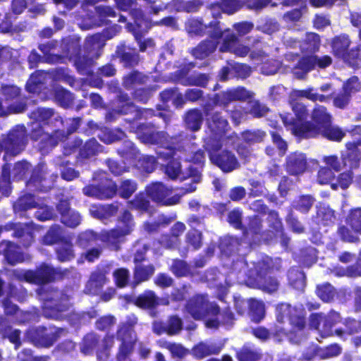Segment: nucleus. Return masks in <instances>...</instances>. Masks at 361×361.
Returning <instances> with one entry per match:
<instances>
[{
  "label": "nucleus",
  "mask_w": 361,
  "mask_h": 361,
  "mask_svg": "<svg viewBox=\"0 0 361 361\" xmlns=\"http://www.w3.org/2000/svg\"><path fill=\"white\" fill-rule=\"evenodd\" d=\"M209 132L204 139V147L209 153L211 162L224 172H231L239 166L235 156L228 149L235 146L239 140L233 133L226 135L228 123L219 113H214L207 118Z\"/></svg>",
  "instance_id": "nucleus-1"
},
{
  "label": "nucleus",
  "mask_w": 361,
  "mask_h": 361,
  "mask_svg": "<svg viewBox=\"0 0 361 361\" xmlns=\"http://www.w3.org/2000/svg\"><path fill=\"white\" fill-rule=\"evenodd\" d=\"M317 92L313 88H308L302 90H293L290 94L291 100L292 109L295 113L296 119H294L289 114L281 116L284 126L288 130H290V126L297 124L298 128H304L308 126L310 128H322L331 123V116L327 113L326 109L323 106H317L314 108L312 118L314 123L304 122L307 118V109L305 105L300 103H293V101L300 97L307 98L312 102H329L332 99L331 85L326 83L320 86Z\"/></svg>",
  "instance_id": "nucleus-2"
},
{
  "label": "nucleus",
  "mask_w": 361,
  "mask_h": 361,
  "mask_svg": "<svg viewBox=\"0 0 361 361\" xmlns=\"http://www.w3.org/2000/svg\"><path fill=\"white\" fill-rule=\"evenodd\" d=\"M120 26L114 25L109 30H106L104 35L96 34L86 39L84 47V55H78L79 40L76 37H73L70 40H65L63 44L66 47V50L63 53V56L68 57L70 60L74 61L75 66L82 74H90L89 68L93 64L94 60L100 55V50L104 47L106 38H112L117 32L120 31Z\"/></svg>",
  "instance_id": "nucleus-3"
},
{
  "label": "nucleus",
  "mask_w": 361,
  "mask_h": 361,
  "mask_svg": "<svg viewBox=\"0 0 361 361\" xmlns=\"http://www.w3.org/2000/svg\"><path fill=\"white\" fill-rule=\"evenodd\" d=\"M31 118L35 122L32 124V137L34 140H40L42 145L53 147L59 141H62L65 137L63 130L49 132L50 125L54 123L55 127L64 126V121L51 109L39 108L31 114Z\"/></svg>",
  "instance_id": "nucleus-4"
},
{
  "label": "nucleus",
  "mask_w": 361,
  "mask_h": 361,
  "mask_svg": "<svg viewBox=\"0 0 361 361\" xmlns=\"http://www.w3.org/2000/svg\"><path fill=\"white\" fill-rule=\"evenodd\" d=\"M269 262L270 259L267 257L257 264L255 262L248 264L243 261L236 262L234 264V269H240L238 276L239 282L267 293L276 291L279 287L278 281L266 275L267 269L270 268Z\"/></svg>",
  "instance_id": "nucleus-5"
},
{
  "label": "nucleus",
  "mask_w": 361,
  "mask_h": 361,
  "mask_svg": "<svg viewBox=\"0 0 361 361\" xmlns=\"http://www.w3.org/2000/svg\"><path fill=\"white\" fill-rule=\"evenodd\" d=\"M186 310L195 319H204L207 328L216 329L220 324L230 326L233 324V314L229 310L220 313L218 307L209 302L204 295H197L191 298L186 305Z\"/></svg>",
  "instance_id": "nucleus-6"
},
{
  "label": "nucleus",
  "mask_w": 361,
  "mask_h": 361,
  "mask_svg": "<svg viewBox=\"0 0 361 361\" xmlns=\"http://www.w3.org/2000/svg\"><path fill=\"white\" fill-rule=\"evenodd\" d=\"M219 23L214 20L209 25H203L200 20L190 19L186 23V30L190 35H202L207 33L213 40L205 41L200 44L192 51L193 56L197 59H204L213 52L216 47V44L221 33Z\"/></svg>",
  "instance_id": "nucleus-7"
},
{
  "label": "nucleus",
  "mask_w": 361,
  "mask_h": 361,
  "mask_svg": "<svg viewBox=\"0 0 361 361\" xmlns=\"http://www.w3.org/2000/svg\"><path fill=\"white\" fill-rule=\"evenodd\" d=\"M303 317L304 309L302 307L292 309L290 305L286 303L278 305L276 307L277 322L283 323L284 319L287 318L293 327V330L287 334L283 329L280 328L276 330V336L279 337L280 340L282 339L283 336H286L291 343H299L304 327Z\"/></svg>",
  "instance_id": "nucleus-8"
},
{
  "label": "nucleus",
  "mask_w": 361,
  "mask_h": 361,
  "mask_svg": "<svg viewBox=\"0 0 361 361\" xmlns=\"http://www.w3.org/2000/svg\"><path fill=\"white\" fill-rule=\"evenodd\" d=\"M138 139L145 144L160 145L157 150L159 159H167L175 155L176 152L167 136L164 132H159L150 124H141L135 131Z\"/></svg>",
  "instance_id": "nucleus-9"
},
{
  "label": "nucleus",
  "mask_w": 361,
  "mask_h": 361,
  "mask_svg": "<svg viewBox=\"0 0 361 361\" xmlns=\"http://www.w3.org/2000/svg\"><path fill=\"white\" fill-rule=\"evenodd\" d=\"M37 292L40 300L44 301L42 308L44 316L55 319H63L64 315L62 312L69 307L67 297L58 291L44 293L43 288H40Z\"/></svg>",
  "instance_id": "nucleus-10"
},
{
  "label": "nucleus",
  "mask_w": 361,
  "mask_h": 361,
  "mask_svg": "<svg viewBox=\"0 0 361 361\" xmlns=\"http://www.w3.org/2000/svg\"><path fill=\"white\" fill-rule=\"evenodd\" d=\"M166 174L171 178H178L180 180L190 179V182L186 183L185 188H182V195L187 192H191L196 190V185L201 181V172L199 167H188V171H182L180 164L177 160L170 161L165 169Z\"/></svg>",
  "instance_id": "nucleus-11"
},
{
  "label": "nucleus",
  "mask_w": 361,
  "mask_h": 361,
  "mask_svg": "<svg viewBox=\"0 0 361 361\" xmlns=\"http://www.w3.org/2000/svg\"><path fill=\"white\" fill-rule=\"evenodd\" d=\"M134 226L132 215L128 211H124L118 219L116 228L110 231L103 232L102 240L117 249L118 243L122 242L125 236L130 234Z\"/></svg>",
  "instance_id": "nucleus-12"
},
{
  "label": "nucleus",
  "mask_w": 361,
  "mask_h": 361,
  "mask_svg": "<svg viewBox=\"0 0 361 361\" xmlns=\"http://www.w3.org/2000/svg\"><path fill=\"white\" fill-rule=\"evenodd\" d=\"M290 127L292 134L302 138H309L322 135L330 140L339 142L345 135V133L339 127L331 126V123L322 128H310L308 126L304 127V128H300L295 123H291Z\"/></svg>",
  "instance_id": "nucleus-13"
},
{
  "label": "nucleus",
  "mask_w": 361,
  "mask_h": 361,
  "mask_svg": "<svg viewBox=\"0 0 361 361\" xmlns=\"http://www.w3.org/2000/svg\"><path fill=\"white\" fill-rule=\"evenodd\" d=\"M350 44L348 37L343 35L333 39L331 47L335 56L342 59L353 68H357L361 66V54L358 49H351L348 51Z\"/></svg>",
  "instance_id": "nucleus-14"
},
{
  "label": "nucleus",
  "mask_w": 361,
  "mask_h": 361,
  "mask_svg": "<svg viewBox=\"0 0 361 361\" xmlns=\"http://www.w3.org/2000/svg\"><path fill=\"white\" fill-rule=\"evenodd\" d=\"M13 274L20 281H25L35 284H42L56 279L58 271L47 264H43L36 271L15 270Z\"/></svg>",
  "instance_id": "nucleus-15"
},
{
  "label": "nucleus",
  "mask_w": 361,
  "mask_h": 361,
  "mask_svg": "<svg viewBox=\"0 0 361 361\" xmlns=\"http://www.w3.org/2000/svg\"><path fill=\"white\" fill-rule=\"evenodd\" d=\"M348 132L352 135L354 141L347 142L345 150L341 152L343 166L350 169L358 168L360 161V153L358 150V145H361V128L355 126Z\"/></svg>",
  "instance_id": "nucleus-16"
},
{
  "label": "nucleus",
  "mask_w": 361,
  "mask_h": 361,
  "mask_svg": "<svg viewBox=\"0 0 361 361\" xmlns=\"http://www.w3.org/2000/svg\"><path fill=\"white\" fill-rule=\"evenodd\" d=\"M126 145L127 149L122 150L120 153L130 164L148 173L154 170L157 163L154 157L140 156L138 150L131 142H126Z\"/></svg>",
  "instance_id": "nucleus-17"
},
{
  "label": "nucleus",
  "mask_w": 361,
  "mask_h": 361,
  "mask_svg": "<svg viewBox=\"0 0 361 361\" xmlns=\"http://www.w3.org/2000/svg\"><path fill=\"white\" fill-rule=\"evenodd\" d=\"M147 195L155 202L164 205H173L179 202L182 190L172 195V191L162 183H153L146 188Z\"/></svg>",
  "instance_id": "nucleus-18"
},
{
  "label": "nucleus",
  "mask_w": 361,
  "mask_h": 361,
  "mask_svg": "<svg viewBox=\"0 0 361 361\" xmlns=\"http://www.w3.org/2000/svg\"><path fill=\"white\" fill-rule=\"evenodd\" d=\"M1 92L4 98L0 99V116L20 113L25 109L23 103H12L20 94L19 88L14 85H4Z\"/></svg>",
  "instance_id": "nucleus-19"
},
{
  "label": "nucleus",
  "mask_w": 361,
  "mask_h": 361,
  "mask_svg": "<svg viewBox=\"0 0 361 361\" xmlns=\"http://www.w3.org/2000/svg\"><path fill=\"white\" fill-rule=\"evenodd\" d=\"M332 63V59L329 56H309L302 58L295 66L293 73L298 79H302L307 73L311 70L318 67L319 68H325L329 66Z\"/></svg>",
  "instance_id": "nucleus-20"
},
{
  "label": "nucleus",
  "mask_w": 361,
  "mask_h": 361,
  "mask_svg": "<svg viewBox=\"0 0 361 361\" xmlns=\"http://www.w3.org/2000/svg\"><path fill=\"white\" fill-rule=\"evenodd\" d=\"M340 321V315L331 312L328 315L312 314L310 318V326L318 331L322 338L333 334L332 326Z\"/></svg>",
  "instance_id": "nucleus-21"
},
{
  "label": "nucleus",
  "mask_w": 361,
  "mask_h": 361,
  "mask_svg": "<svg viewBox=\"0 0 361 361\" xmlns=\"http://www.w3.org/2000/svg\"><path fill=\"white\" fill-rule=\"evenodd\" d=\"M25 143V128L23 126H18L0 145L7 154L16 155L24 149Z\"/></svg>",
  "instance_id": "nucleus-22"
},
{
  "label": "nucleus",
  "mask_w": 361,
  "mask_h": 361,
  "mask_svg": "<svg viewBox=\"0 0 361 361\" xmlns=\"http://www.w3.org/2000/svg\"><path fill=\"white\" fill-rule=\"evenodd\" d=\"M218 43H220L219 50L221 52L228 51L238 56H245L250 51V49L239 43L236 36L229 30L222 31Z\"/></svg>",
  "instance_id": "nucleus-23"
},
{
  "label": "nucleus",
  "mask_w": 361,
  "mask_h": 361,
  "mask_svg": "<svg viewBox=\"0 0 361 361\" xmlns=\"http://www.w3.org/2000/svg\"><path fill=\"white\" fill-rule=\"evenodd\" d=\"M252 94L244 87H238L216 94L212 99L215 105L226 106L233 101H245L251 99Z\"/></svg>",
  "instance_id": "nucleus-24"
},
{
  "label": "nucleus",
  "mask_w": 361,
  "mask_h": 361,
  "mask_svg": "<svg viewBox=\"0 0 361 361\" xmlns=\"http://www.w3.org/2000/svg\"><path fill=\"white\" fill-rule=\"evenodd\" d=\"M118 339L121 341L118 358L119 360L124 359L129 355L133 349L136 340L132 325H123L118 331Z\"/></svg>",
  "instance_id": "nucleus-25"
},
{
  "label": "nucleus",
  "mask_w": 361,
  "mask_h": 361,
  "mask_svg": "<svg viewBox=\"0 0 361 361\" xmlns=\"http://www.w3.org/2000/svg\"><path fill=\"white\" fill-rule=\"evenodd\" d=\"M116 191V185L108 179H106L105 183L99 187L88 185L83 188V193L85 195L98 199L110 198L114 196Z\"/></svg>",
  "instance_id": "nucleus-26"
},
{
  "label": "nucleus",
  "mask_w": 361,
  "mask_h": 361,
  "mask_svg": "<svg viewBox=\"0 0 361 361\" xmlns=\"http://www.w3.org/2000/svg\"><path fill=\"white\" fill-rule=\"evenodd\" d=\"M118 8L122 11H130L135 23L140 30L149 29V23L144 19L141 10L136 9V4L133 0H116Z\"/></svg>",
  "instance_id": "nucleus-27"
},
{
  "label": "nucleus",
  "mask_w": 361,
  "mask_h": 361,
  "mask_svg": "<svg viewBox=\"0 0 361 361\" xmlns=\"http://www.w3.org/2000/svg\"><path fill=\"white\" fill-rule=\"evenodd\" d=\"M251 68L245 64H239L236 63H228V65L224 67L220 73V79L226 81L233 77L245 78L250 75Z\"/></svg>",
  "instance_id": "nucleus-28"
},
{
  "label": "nucleus",
  "mask_w": 361,
  "mask_h": 361,
  "mask_svg": "<svg viewBox=\"0 0 361 361\" xmlns=\"http://www.w3.org/2000/svg\"><path fill=\"white\" fill-rule=\"evenodd\" d=\"M286 171L292 175L304 173L307 169L306 156L300 152L290 154L286 160Z\"/></svg>",
  "instance_id": "nucleus-29"
},
{
  "label": "nucleus",
  "mask_w": 361,
  "mask_h": 361,
  "mask_svg": "<svg viewBox=\"0 0 361 361\" xmlns=\"http://www.w3.org/2000/svg\"><path fill=\"white\" fill-rule=\"evenodd\" d=\"M57 209L61 215V222L69 227H76L80 224L81 217L80 214L69 209V204L67 201H61Z\"/></svg>",
  "instance_id": "nucleus-30"
},
{
  "label": "nucleus",
  "mask_w": 361,
  "mask_h": 361,
  "mask_svg": "<svg viewBox=\"0 0 361 361\" xmlns=\"http://www.w3.org/2000/svg\"><path fill=\"white\" fill-rule=\"evenodd\" d=\"M222 349V345L210 341L200 342L192 349V355L197 359L218 354Z\"/></svg>",
  "instance_id": "nucleus-31"
},
{
  "label": "nucleus",
  "mask_w": 361,
  "mask_h": 361,
  "mask_svg": "<svg viewBox=\"0 0 361 361\" xmlns=\"http://www.w3.org/2000/svg\"><path fill=\"white\" fill-rule=\"evenodd\" d=\"M46 172V167L44 164H39L34 171L31 178L27 185L31 189L35 188L40 190H47L51 188L53 183L47 180L46 178H42V175Z\"/></svg>",
  "instance_id": "nucleus-32"
},
{
  "label": "nucleus",
  "mask_w": 361,
  "mask_h": 361,
  "mask_svg": "<svg viewBox=\"0 0 361 361\" xmlns=\"http://www.w3.org/2000/svg\"><path fill=\"white\" fill-rule=\"evenodd\" d=\"M118 107L119 109H115L113 111L118 112V114H134V119H140L145 117V114H151L150 110L142 111L138 109L131 102H128L127 95L121 94L118 97Z\"/></svg>",
  "instance_id": "nucleus-33"
},
{
  "label": "nucleus",
  "mask_w": 361,
  "mask_h": 361,
  "mask_svg": "<svg viewBox=\"0 0 361 361\" xmlns=\"http://www.w3.org/2000/svg\"><path fill=\"white\" fill-rule=\"evenodd\" d=\"M0 253H3L7 262L11 264L23 262L25 258L20 248L13 243L3 242L0 245Z\"/></svg>",
  "instance_id": "nucleus-34"
},
{
  "label": "nucleus",
  "mask_w": 361,
  "mask_h": 361,
  "mask_svg": "<svg viewBox=\"0 0 361 361\" xmlns=\"http://www.w3.org/2000/svg\"><path fill=\"white\" fill-rule=\"evenodd\" d=\"M14 230V236L23 238V245L29 246L32 241L34 233L37 228L34 224H15L13 228Z\"/></svg>",
  "instance_id": "nucleus-35"
},
{
  "label": "nucleus",
  "mask_w": 361,
  "mask_h": 361,
  "mask_svg": "<svg viewBox=\"0 0 361 361\" xmlns=\"http://www.w3.org/2000/svg\"><path fill=\"white\" fill-rule=\"evenodd\" d=\"M135 304L142 308H150L159 304L167 305L168 301L164 300L159 301L154 292L148 290L137 298Z\"/></svg>",
  "instance_id": "nucleus-36"
},
{
  "label": "nucleus",
  "mask_w": 361,
  "mask_h": 361,
  "mask_svg": "<svg viewBox=\"0 0 361 361\" xmlns=\"http://www.w3.org/2000/svg\"><path fill=\"white\" fill-rule=\"evenodd\" d=\"M30 334L33 340H38L45 347L51 345L56 338L55 332L51 329L48 331L44 327L36 329L34 334Z\"/></svg>",
  "instance_id": "nucleus-37"
},
{
  "label": "nucleus",
  "mask_w": 361,
  "mask_h": 361,
  "mask_svg": "<svg viewBox=\"0 0 361 361\" xmlns=\"http://www.w3.org/2000/svg\"><path fill=\"white\" fill-rule=\"evenodd\" d=\"M105 283L106 277L104 273L94 272L86 285L85 291L89 294H97Z\"/></svg>",
  "instance_id": "nucleus-38"
},
{
  "label": "nucleus",
  "mask_w": 361,
  "mask_h": 361,
  "mask_svg": "<svg viewBox=\"0 0 361 361\" xmlns=\"http://www.w3.org/2000/svg\"><path fill=\"white\" fill-rule=\"evenodd\" d=\"M42 200L30 194L20 197L13 205L14 211L19 212L31 208H36Z\"/></svg>",
  "instance_id": "nucleus-39"
},
{
  "label": "nucleus",
  "mask_w": 361,
  "mask_h": 361,
  "mask_svg": "<svg viewBox=\"0 0 361 361\" xmlns=\"http://www.w3.org/2000/svg\"><path fill=\"white\" fill-rule=\"evenodd\" d=\"M336 219L334 212L326 205H320L317 207L316 221L318 224L329 226L334 224Z\"/></svg>",
  "instance_id": "nucleus-40"
},
{
  "label": "nucleus",
  "mask_w": 361,
  "mask_h": 361,
  "mask_svg": "<svg viewBox=\"0 0 361 361\" xmlns=\"http://www.w3.org/2000/svg\"><path fill=\"white\" fill-rule=\"evenodd\" d=\"M185 229V226L183 223H176L171 229V236L164 235L161 237L160 244L166 247H172L177 244L178 236L181 234Z\"/></svg>",
  "instance_id": "nucleus-41"
},
{
  "label": "nucleus",
  "mask_w": 361,
  "mask_h": 361,
  "mask_svg": "<svg viewBox=\"0 0 361 361\" xmlns=\"http://www.w3.org/2000/svg\"><path fill=\"white\" fill-rule=\"evenodd\" d=\"M345 223L354 233L361 234V208L357 207L350 210L346 216Z\"/></svg>",
  "instance_id": "nucleus-42"
},
{
  "label": "nucleus",
  "mask_w": 361,
  "mask_h": 361,
  "mask_svg": "<svg viewBox=\"0 0 361 361\" xmlns=\"http://www.w3.org/2000/svg\"><path fill=\"white\" fill-rule=\"evenodd\" d=\"M48 73L37 71L32 74L26 84V89L32 93H37L41 89L42 84L45 81Z\"/></svg>",
  "instance_id": "nucleus-43"
},
{
  "label": "nucleus",
  "mask_w": 361,
  "mask_h": 361,
  "mask_svg": "<svg viewBox=\"0 0 361 361\" xmlns=\"http://www.w3.org/2000/svg\"><path fill=\"white\" fill-rule=\"evenodd\" d=\"M341 173L334 178V183H331V189L334 190H337L339 188L342 190H345L349 188V186L353 183V173L352 172L353 169Z\"/></svg>",
  "instance_id": "nucleus-44"
},
{
  "label": "nucleus",
  "mask_w": 361,
  "mask_h": 361,
  "mask_svg": "<svg viewBox=\"0 0 361 361\" xmlns=\"http://www.w3.org/2000/svg\"><path fill=\"white\" fill-rule=\"evenodd\" d=\"M250 314L252 319L256 322H260L264 317L265 307L262 301L250 299L249 300Z\"/></svg>",
  "instance_id": "nucleus-45"
},
{
  "label": "nucleus",
  "mask_w": 361,
  "mask_h": 361,
  "mask_svg": "<svg viewBox=\"0 0 361 361\" xmlns=\"http://www.w3.org/2000/svg\"><path fill=\"white\" fill-rule=\"evenodd\" d=\"M290 284L297 290H303L305 286L304 274L298 269H291L288 274Z\"/></svg>",
  "instance_id": "nucleus-46"
},
{
  "label": "nucleus",
  "mask_w": 361,
  "mask_h": 361,
  "mask_svg": "<svg viewBox=\"0 0 361 361\" xmlns=\"http://www.w3.org/2000/svg\"><path fill=\"white\" fill-rule=\"evenodd\" d=\"M202 115L198 110L194 109L188 111L185 122L186 126L192 130H197L200 128L202 123Z\"/></svg>",
  "instance_id": "nucleus-47"
},
{
  "label": "nucleus",
  "mask_w": 361,
  "mask_h": 361,
  "mask_svg": "<svg viewBox=\"0 0 361 361\" xmlns=\"http://www.w3.org/2000/svg\"><path fill=\"white\" fill-rule=\"evenodd\" d=\"M39 49L44 54V60L49 63L59 61L60 56L56 52V43L49 42L47 44H40Z\"/></svg>",
  "instance_id": "nucleus-48"
},
{
  "label": "nucleus",
  "mask_w": 361,
  "mask_h": 361,
  "mask_svg": "<svg viewBox=\"0 0 361 361\" xmlns=\"http://www.w3.org/2000/svg\"><path fill=\"white\" fill-rule=\"evenodd\" d=\"M261 219L255 216L250 220L248 227L245 231L246 238L250 240V236L253 238L252 241L255 243L259 240L258 235H260Z\"/></svg>",
  "instance_id": "nucleus-49"
},
{
  "label": "nucleus",
  "mask_w": 361,
  "mask_h": 361,
  "mask_svg": "<svg viewBox=\"0 0 361 361\" xmlns=\"http://www.w3.org/2000/svg\"><path fill=\"white\" fill-rule=\"evenodd\" d=\"M0 334H1L4 337H8L10 341L15 344L16 348L18 346L19 331L16 329L13 330L5 320L0 321Z\"/></svg>",
  "instance_id": "nucleus-50"
},
{
  "label": "nucleus",
  "mask_w": 361,
  "mask_h": 361,
  "mask_svg": "<svg viewBox=\"0 0 361 361\" xmlns=\"http://www.w3.org/2000/svg\"><path fill=\"white\" fill-rule=\"evenodd\" d=\"M146 77L138 72H133L126 76L123 85L128 90L137 89V86L144 82Z\"/></svg>",
  "instance_id": "nucleus-51"
},
{
  "label": "nucleus",
  "mask_w": 361,
  "mask_h": 361,
  "mask_svg": "<svg viewBox=\"0 0 361 361\" xmlns=\"http://www.w3.org/2000/svg\"><path fill=\"white\" fill-rule=\"evenodd\" d=\"M54 99L63 107H68L72 103L73 97L71 93L61 87H56L54 90Z\"/></svg>",
  "instance_id": "nucleus-52"
},
{
  "label": "nucleus",
  "mask_w": 361,
  "mask_h": 361,
  "mask_svg": "<svg viewBox=\"0 0 361 361\" xmlns=\"http://www.w3.org/2000/svg\"><path fill=\"white\" fill-rule=\"evenodd\" d=\"M63 236L62 228L59 225L52 226L43 238V243L46 245H52L61 240Z\"/></svg>",
  "instance_id": "nucleus-53"
},
{
  "label": "nucleus",
  "mask_w": 361,
  "mask_h": 361,
  "mask_svg": "<svg viewBox=\"0 0 361 361\" xmlns=\"http://www.w3.org/2000/svg\"><path fill=\"white\" fill-rule=\"evenodd\" d=\"M114 212L115 208L111 205H92L90 209V212L92 216L98 219H103L111 216Z\"/></svg>",
  "instance_id": "nucleus-54"
},
{
  "label": "nucleus",
  "mask_w": 361,
  "mask_h": 361,
  "mask_svg": "<svg viewBox=\"0 0 361 361\" xmlns=\"http://www.w3.org/2000/svg\"><path fill=\"white\" fill-rule=\"evenodd\" d=\"M154 268L152 265L142 267L136 265L135 269V279L137 283L147 281L154 274Z\"/></svg>",
  "instance_id": "nucleus-55"
},
{
  "label": "nucleus",
  "mask_w": 361,
  "mask_h": 361,
  "mask_svg": "<svg viewBox=\"0 0 361 361\" xmlns=\"http://www.w3.org/2000/svg\"><path fill=\"white\" fill-rule=\"evenodd\" d=\"M319 46V37L315 33H307L305 42L300 45L302 51L313 52L318 49Z\"/></svg>",
  "instance_id": "nucleus-56"
},
{
  "label": "nucleus",
  "mask_w": 361,
  "mask_h": 361,
  "mask_svg": "<svg viewBox=\"0 0 361 361\" xmlns=\"http://www.w3.org/2000/svg\"><path fill=\"white\" fill-rule=\"evenodd\" d=\"M37 210L35 212V217L39 221H47L52 219L55 214L51 208L49 207L44 201L42 200L36 207Z\"/></svg>",
  "instance_id": "nucleus-57"
},
{
  "label": "nucleus",
  "mask_w": 361,
  "mask_h": 361,
  "mask_svg": "<svg viewBox=\"0 0 361 361\" xmlns=\"http://www.w3.org/2000/svg\"><path fill=\"white\" fill-rule=\"evenodd\" d=\"M56 253L60 261L71 260L74 257L72 244L68 242L62 243L57 249Z\"/></svg>",
  "instance_id": "nucleus-58"
},
{
  "label": "nucleus",
  "mask_w": 361,
  "mask_h": 361,
  "mask_svg": "<svg viewBox=\"0 0 361 361\" xmlns=\"http://www.w3.org/2000/svg\"><path fill=\"white\" fill-rule=\"evenodd\" d=\"M335 175L333 171L327 167H321L317 173V182L321 185L329 184L331 187V183H334Z\"/></svg>",
  "instance_id": "nucleus-59"
},
{
  "label": "nucleus",
  "mask_w": 361,
  "mask_h": 361,
  "mask_svg": "<svg viewBox=\"0 0 361 361\" xmlns=\"http://www.w3.org/2000/svg\"><path fill=\"white\" fill-rule=\"evenodd\" d=\"M99 137L102 141L106 144L112 143L118 140H121L124 137V133L120 130L112 131L105 129L102 131Z\"/></svg>",
  "instance_id": "nucleus-60"
},
{
  "label": "nucleus",
  "mask_w": 361,
  "mask_h": 361,
  "mask_svg": "<svg viewBox=\"0 0 361 361\" xmlns=\"http://www.w3.org/2000/svg\"><path fill=\"white\" fill-rule=\"evenodd\" d=\"M101 150V146L98 144L96 140L92 139L85 143L82 149L80 150V154L82 157H88L95 154Z\"/></svg>",
  "instance_id": "nucleus-61"
},
{
  "label": "nucleus",
  "mask_w": 361,
  "mask_h": 361,
  "mask_svg": "<svg viewBox=\"0 0 361 361\" xmlns=\"http://www.w3.org/2000/svg\"><path fill=\"white\" fill-rule=\"evenodd\" d=\"M317 295L323 301L329 302L334 297L335 290L331 285L326 283L318 286Z\"/></svg>",
  "instance_id": "nucleus-62"
},
{
  "label": "nucleus",
  "mask_w": 361,
  "mask_h": 361,
  "mask_svg": "<svg viewBox=\"0 0 361 361\" xmlns=\"http://www.w3.org/2000/svg\"><path fill=\"white\" fill-rule=\"evenodd\" d=\"M171 271L177 276H184L189 274L190 269L187 264L182 260H174L171 267Z\"/></svg>",
  "instance_id": "nucleus-63"
},
{
  "label": "nucleus",
  "mask_w": 361,
  "mask_h": 361,
  "mask_svg": "<svg viewBox=\"0 0 361 361\" xmlns=\"http://www.w3.org/2000/svg\"><path fill=\"white\" fill-rule=\"evenodd\" d=\"M349 226H342L338 228V233L341 239L346 242H356L358 240L357 234L358 233H354V231Z\"/></svg>",
  "instance_id": "nucleus-64"
}]
</instances>
